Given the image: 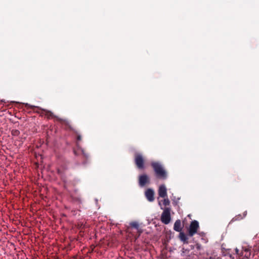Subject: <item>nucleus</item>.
<instances>
[{"label": "nucleus", "mask_w": 259, "mask_h": 259, "mask_svg": "<svg viewBox=\"0 0 259 259\" xmlns=\"http://www.w3.org/2000/svg\"><path fill=\"white\" fill-rule=\"evenodd\" d=\"M163 204L165 206L169 205L170 201L167 197L164 198V200H163Z\"/></svg>", "instance_id": "15"}, {"label": "nucleus", "mask_w": 259, "mask_h": 259, "mask_svg": "<svg viewBox=\"0 0 259 259\" xmlns=\"http://www.w3.org/2000/svg\"><path fill=\"white\" fill-rule=\"evenodd\" d=\"M236 218H237L236 219H235V220H237V219H242L243 218L241 217V215H239L237 217H236Z\"/></svg>", "instance_id": "22"}, {"label": "nucleus", "mask_w": 259, "mask_h": 259, "mask_svg": "<svg viewBox=\"0 0 259 259\" xmlns=\"http://www.w3.org/2000/svg\"><path fill=\"white\" fill-rule=\"evenodd\" d=\"M151 166L153 169L157 178L162 180H165L167 178V172L160 162L158 161L152 162Z\"/></svg>", "instance_id": "1"}, {"label": "nucleus", "mask_w": 259, "mask_h": 259, "mask_svg": "<svg viewBox=\"0 0 259 259\" xmlns=\"http://www.w3.org/2000/svg\"><path fill=\"white\" fill-rule=\"evenodd\" d=\"M150 183V179L146 174L140 175L139 177V185L140 187H144L147 184Z\"/></svg>", "instance_id": "6"}, {"label": "nucleus", "mask_w": 259, "mask_h": 259, "mask_svg": "<svg viewBox=\"0 0 259 259\" xmlns=\"http://www.w3.org/2000/svg\"><path fill=\"white\" fill-rule=\"evenodd\" d=\"M145 196L147 199L150 201L152 202L154 200V192L152 189L149 188L146 190L145 192Z\"/></svg>", "instance_id": "8"}, {"label": "nucleus", "mask_w": 259, "mask_h": 259, "mask_svg": "<svg viewBox=\"0 0 259 259\" xmlns=\"http://www.w3.org/2000/svg\"><path fill=\"white\" fill-rule=\"evenodd\" d=\"M20 131L18 130H13L11 131V134L13 136H18L20 134Z\"/></svg>", "instance_id": "14"}, {"label": "nucleus", "mask_w": 259, "mask_h": 259, "mask_svg": "<svg viewBox=\"0 0 259 259\" xmlns=\"http://www.w3.org/2000/svg\"><path fill=\"white\" fill-rule=\"evenodd\" d=\"M42 110L45 112L46 115L47 116V117L49 118H50L51 117L55 118L57 119V120H58V121H59L61 123H64L67 125L69 124V122L68 120L59 118V117L54 115L53 113L51 111H50L49 110H45V109H42Z\"/></svg>", "instance_id": "5"}, {"label": "nucleus", "mask_w": 259, "mask_h": 259, "mask_svg": "<svg viewBox=\"0 0 259 259\" xmlns=\"http://www.w3.org/2000/svg\"><path fill=\"white\" fill-rule=\"evenodd\" d=\"M186 259H189V258H187Z\"/></svg>", "instance_id": "24"}, {"label": "nucleus", "mask_w": 259, "mask_h": 259, "mask_svg": "<svg viewBox=\"0 0 259 259\" xmlns=\"http://www.w3.org/2000/svg\"><path fill=\"white\" fill-rule=\"evenodd\" d=\"M183 229V227L181 225V221L180 220H177L174 226V230L177 232H181Z\"/></svg>", "instance_id": "10"}, {"label": "nucleus", "mask_w": 259, "mask_h": 259, "mask_svg": "<svg viewBox=\"0 0 259 259\" xmlns=\"http://www.w3.org/2000/svg\"><path fill=\"white\" fill-rule=\"evenodd\" d=\"M6 102L5 101V100H0V105L2 104H4V103H6Z\"/></svg>", "instance_id": "21"}, {"label": "nucleus", "mask_w": 259, "mask_h": 259, "mask_svg": "<svg viewBox=\"0 0 259 259\" xmlns=\"http://www.w3.org/2000/svg\"><path fill=\"white\" fill-rule=\"evenodd\" d=\"M130 225L131 227L135 228L137 230L140 229L139 224L137 222H132L130 223Z\"/></svg>", "instance_id": "13"}, {"label": "nucleus", "mask_w": 259, "mask_h": 259, "mask_svg": "<svg viewBox=\"0 0 259 259\" xmlns=\"http://www.w3.org/2000/svg\"><path fill=\"white\" fill-rule=\"evenodd\" d=\"M74 154H76V151H75V150H74Z\"/></svg>", "instance_id": "23"}, {"label": "nucleus", "mask_w": 259, "mask_h": 259, "mask_svg": "<svg viewBox=\"0 0 259 259\" xmlns=\"http://www.w3.org/2000/svg\"><path fill=\"white\" fill-rule=\"evenodd\" d=\"M69 128L76 135L77 141H80L82 140V138L80 134L78 132L77 130L73 128L70 125L69 126Z\"/></svg>", "instance_id": "12"}, {"label": "nucleus", "mask_w": 259, "mask_h": 259, "mask_svg": "<svg viewBox=\"0 0 259 259\" xmlns=\"http://www.w3.org/2000/svg\"><path fill=\"white\" fill-rule=\"evenodd\" d=\"M25 107L27 108V109H34L35 108H36V107H35V106H33V105H29V104L28 103H26L25 104Z\"/></svg>", "instance_id": "17"}, {"label": "nucleus", "mask_w": 259, "mask_h": 259, "mask_svg": "<svg viewBox=\"0 0 259 259\" xmlns=\"http://www.w3.org/2000/svg\"><path fill=\"white\" fill-rule=\"evenodd\" d=\"M170 209L165 207L161 215V221L164 224H168L170 221Z\"/></svg>", "instance_id": "3"}, {"label": "nucleus", "mask_w": 259, "mask_h": 259, "mask_svg": "<svg viewBox=\"0 0 259 259\" xmlns=\"http://www.w3.org/2000/svg\"><path fill=\"white\" fill-rule=\"evenodd\" d=\"M235 251L236 254L240 255L241 256V251H240V250L238 248H236Z\"/></svg>", "instance_id": "20"}, {"label": "nucleus", "mask_w": 259, "mask_h": 259, "mask_svg": "<svg viewBox=\"0 0 259 259\" xmlns=\"http://www.w3.org/2000/svg\"><path fill=\"white\" fill-rule=\"evenodd\" d=\"M179 238L181 240V241L183 242L184 243H188V238L184 232H183L182 231L180 232Z\"/></svg>", "instance_id": "11"}, {"label": "nucleus", "mask_w": 259, "mask_h": 259, "mask_svg": "<svg viewBox=\"0 0 259 259\" xmlns=\"http://www.w3.org/2000/svg\"><path fill=\"white\" fill-rule=\"evenodd\" d=\"M134 160L137 168L142 169L144 168V159L141 154L136 153L135 154Z\"/></svg>", "instance_id": "2"}, {"label": "nucleus", "mask_w": 259, "mask_h": 259, "mask_svg": "<svg viewBox=\"0 0 259 259\" xmlns=\"http://www.w3.org/2000/svg\"><path fill=\"white\" fill-rule=\"evenodd\" d=\"M158 195L159 197L162 198H165L167 197L166 188L164 185H161L159 187Z\"/></svg>", "instance_id": "9"}, {"label": "nucleus", "mask_w": 259, "mask_h": 259, "mask_svg": "<svg viewBox=\"0 0 259 259\" xmlns=\"http://www.w3.org/2000/svg\"><path fill=\"white\" fill-rule=\"evenodd\" d=\"M57 174L61 177H63L64 175V171L60 169H58Z\"/></svg>", "instance_id": "18"}, {"label": "nucleus", "mask_w": 259, "mask_h": 259, "mask_svg": "<svg viewBox=\"0 0 259 259\" xmlns=\"http://www.w3.org/2000/svg\"><path fill=\"white\" fill-rule=\"evenodd\" d=\"M143 230L141 229L137 230V234L135 236V240H137L138 238H139Z\"/></svg>", "instance_id": "16"}, {"label": "nucleus", "mask_w": 259, "mask_h": 259, "mask_svg": "<svg viewBox=\"0 0 259 259\" xmlns=\"http://www.w3.org/2000/svg\"><path fill=\"white\" fill-rule=\"evenodd\" d=\"M195 246L197 250H200L202 248L201 245L199 243H196Z\"/></svg>", "instance_id": "19"}, {"label": "nucleus", "mask_w": 259, "mask_h": 259, "mask_svg": "<svg viewBox=\"0 0 259 259\" xmlns=\"http://www.w3.org/2000/svg\"><path fill=\"white\" fill-rule=\"evenodd\" d=\"M199 228V225L198 221L196 220L192 221L188 230V235L190 237L194 236L197 233Z\"/></svg>", "instance_id": "4"}, {"label": "nucleus", "mask_w": 259, "mask_h": 259, "mask_svg": "<svg viewBox=\"0 0 259 259\" xmlns=\"http://www.w3.org/2000/svg\"><path fill=\"white\" fill-rule=\"evenodd\" d=\"M241 256L247 258H250L251 256V247L247 246L242 247V250L241 251Z\"/></svg>", "instance_id": "7"}]
</instances>
